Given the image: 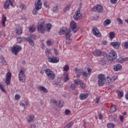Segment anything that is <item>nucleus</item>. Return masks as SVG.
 I'll use <instances>...</instances> for the list:
<instances>
[{"mask_svg":"<svg viewBox=\"0 0 128 128\" xmlns=\"http://www.w3.org/2000/svg\"><path fill=\"white\" fill-rule=\"evenodd\" d=\"M50 102H52V104H58V102H56V100H54V99H52L50 100Z\"/></svg>","mask_w":128,"mask_h":128,"instance_id":"56","label":"nucleus"},{"mask_svg":"<svg viewBox=\"0 0 128 128\" xmlns=\"http://www.w3.org/2000/svg\"><path fill=\"white\" fill-rule=\"evenodd\" d=\"M102 10H104V8L100 4L96 5L92 8V12H102Z\"/></svg>","mask_w":128,"mask_h":128,"instance_id":"8","label":"nucleus"},{"mask_svg":"<svg viewBox=\"0 0 128 128\" xmlns=\"http://www.w3.org/2000/svg\"><path fill=\"white\" fill-rule=\"evenodd\" d=\"M70 32V30H68L66 27L61 28L58 32V34L60 35L64 34H65L66 36V44H70L72 42V36Z\"/></svg>","mask_w":128,"mask_h":128,"instance_id":"1","label":"nucleus"},{"mask_svg":"<svg viewBox=\"0 0 128 128\" xmlns=\"http://www.w3.org/2000/svg\"><path fill=\"white\" fill-rule=\"evenodd\" d=\"M35 8L33 10L32 12L33 14L36 16L38 14V12L42 8V5L36 2H35Z\"/></svg>","mask_w":128,"mask_h":128,"instance_id":"7","label":"nucleus"},{"mask_svg":"<svg viewBox=\"0 0 128 128\" xmlns=\"http://www.w3.org/2000/svg\"><path fill=\"white\" fill-rule=\"evenodd\" d=\"M26 38L24 37H19L17 38V42H25Z\"/></svg>","mask_w":128,"mask_h":128,"instance_id":"30","label":"nucleus"},{"mask_svg":"<svg viewBox=\"0 0 128 128\" xmlns=\"http://www.w3.org/2000/svg\"><path fill=\"white\" fill-rule=\"evenodd\" d=\"M116 78H118V77L115 76L112 78H110V76H107V80L110 79V82H114L116 80Z\"/></svg>","mask_w":128,"mask_h":128,"instance_id":"26","label":"nucleus"},{"mask_svg":"<svg viewBox=\"0 0 128 128\" xmlns=\"http://www.w3.org/2000/svg\"><path fill=\"white\" fill-rule=\"evenodd\" d=\"M74 70L75 72H76L78 74H80V72H82V71L80 69H78L76 68H74Z\"/></svg>","mask_w":128,"mask_h":128,"instance_id":"55","label":"nucleus"},{"mask_svg":"<svg viewBox=\"0 0 128 128\" xmlns=\"http://www.w3.org/2000/svg\"><path fill=\"white\" fill-rule=\"evenodd\" d=\"M118 60V62H120V64H122V62H124L128 60V57L126 58H122L121 60Z\"/></svg>","mask_w":128,"mask_h":128,"instance_id":"28","label":"nucleus"},{"mask_svg":"<svg viewBox=\"0 0 128 128\" xmlns=\"http://www.w3.org/2000/svg\"><path fill=\"white\" fill-rule=\"evenodd\" d=\"M110 46H113L114 48H116V50H118V48H120V42H111L110 43Z\"/></svg>","mask_w":128,"mask_h":128,"instance_id":"15","label":"nucleus"},{"mask_svg":"<svg viewBox=\"0 0 128 128\" xmlns=\"http://www.w3.org/2000/svg\"><path fill=\"white\" fill-rule=\"evenodd\" d=\"M6 78H12V73L10 72H8L6 74Z\"/></svg>","mask_w":128,"mask_h":128,"instance_id":"51","label":"nucleus"},{"mask_svg":"<svg viewBox=\"0 0 128 128\" xmlns=\"http://www.w3.org/2000/svg\"><path fill=\"white\" fill-rule=\"evenodd\" d=\"M36 39V36L34 34H30V36L25 38V40L28 42L30 46H34V40Z\"/></svg>","mask_w":128,"mask_h":128,"instance_id":"5","label":"nucleus"},{"mask_svg":"<svg viewBox=\"0 0 128 128\" xmlns=\"http://www.w3.org/2000/svg\"><path fill=\"white\" fill-rule=\"evenodd\" d=\"M92 32L94 36H97L98 38H100V36H102V34H100L98 28L96 27L94 28L92 30Z\"/></svg>","mask_w":128,"mask_h":128,"instance_id":"12","label":"nucleus"},{"mask_svg":"<svg viewBox=\"0 0 128 128\" xmlns=\"http://www.w3.org/2000/svg\"><path fill=\"white\" fill-rule=\"evenodd\" d=\"M38 88L40 90H42L43 92H48V90H46V88L42 86H39Z\"/></svg>","mask_w":128,"mask_h":128,"instance_id":"29","label":"nucleus"},{"mask_svg":"<svg viewBox=\"0 0 128 128\" xmlns=\"http://www.w3.org/2000/svg\"><path fill=\"white\" fill-rule=\"evenodd\" d=\"M110 2L113 4H116L118 2V0H110Z\"/></svg>","mask_w":128,"mask_h":128,"instance_id":"54","label":"nucleus"},{"mask_svg":"<svg viewBox=\"0 0 128 128\" xmlns=\"http://www.w3.org/2000/svg\"><path fill=\"white\" fill-rule=\"evenodd\" d=\"M48 62H52V64H56V62H60V60L58 58L54 56L52 58L48 57Z\"/></svg>","mask_w":128,"mask_h":128,"instance_id":"14","label":"nucleus"},{"mask_svg":"<svg viewBox=\"0 0 128 128\" xmlns=\"http://www.w3.org/2000/svg\"><path fill=\"white\" fill-rule=\"evenodd\" d=\"M73 18L74 20H82V16L80 14V11L78 10L76 12L75 14L74 15Z\"/></svg>","mask_w":128,"mask_h":128,"instance_id":"11","label":"nucleus"},{"mask_svg":"<svg viewBox=\"0 0 128 128\" xmlns=\"http://www.w3.org/2000/svg\"><path fill=\"white\" fill-rule=\"evenodd\" d=\"M120 122H124V117L122 116H120Z\"/></svg>","mask_w":128,"mask_h":128,"instance_id":"61","label":"nucleus"},{"mask_svg":"<svg viewBox=\"0 0 128 128\" xmlns=\"http://www.w3.org/2000/svg\"><path fill=\"white\" fill-rule=\"evenodd\" d=\"M114 126H116V125L112 123H109L107 124L108 128H114Z\"/></svg>","mask_w":128,"mask_h":128,"instance_id":"35","label":"nucleus"},{"mask_svg":"<svg viewBox=\"0 0 128 128\" xmlns=\"http://www.w3.org/2000/svg\"><path fill=\"white\" fill-rule=\"evenodd\" d=\"M116 20L118 22H119V24H122V19H120V18H117Z\"/></svg>","mask_w":128,"mask_h":128,"instance_id":"57","label":"nucleus"},{"mask_svg":"<svg viewBox=\"0 0 128 128\" xmlns=\"http://www.w3.org/2000/svg\"><path fill=\"white\" fill-rule=\"evenodd\" d=\"M92 54H94V56H102L104 54V52H102V51L100 50H96L92 52Z\"/></svg>","mask_w":128,"mask_h":128,"instance_id":"16","label":"nucleus"},{"mask_svg":"<svg viewBox=\"0 0 128 128\" xmlns=\"http://www.w3.org/2000/svg\"><path fill=\"white\" fill-rule=\"evenodd\" d=\"M37 30L38 32H41V34H44L46 32V27L44 26V20L43 18L40 19L38 22Z\"/></svg>","mask_w":128,"mask_h":128,"instance_id":"2","label":"nucleus"},{"mask_svg":"<svg viewBox=\"0 0 128 128\" xmlns=\"http://www.w3.org/2000/svg\"><path fill=\"white\" fill-rule=\"evenodd\" d=\"M80 88H82V90H84V88H86V84H84V82H83L82 81V83L80 84Z\"/></svg>","mask_w":128,"mask_h":128,"instance_id":"49","label":"nucleus"},{"mask_svg":"<svg viewBox=\"0 0 128 128\" xmlns=\"http://www.w3.org/2000/svg\"><path fill=\"white\" fill-rule=\"evenodd\" d=\"M70 88L72 90H74L76 88V84H72Z\"/></svg>","mask_w":128,"mask_h":128,"instance_id":"53","label":"nucleus"},{"mask_svg":"<svg viewBox=\"0 0 128 128\" xmlns=\"http://www.w3.org/2000/svg\"><path fill=\"white\" fill-rule=\"evenodd\" d=\"M6 17L4 16V15L2 16V24L3 26H6Z\"/></svg>","mask_w":128,"mask_h":128,"instance_id":"27","label":"nucleus"},{"mask_svg":"<svg viewBox=\"0 0 128 128\" xmlns=\"http://www.w3.org/2000/svg\"><path fill=\"white\" fill-rule=\"evenodd\" d=\"M52 10L54 12H58V6H54Z\"/></svg>","mask_w":128,"mask_h":128,"instance_id":"38","label":"nucleus"},{"mask_svg":"<svg viewBox=\"0 0 128 128\" xmlns=\"http://www.w3.org/2000/svg\"><path fill=\"white\" fill-rule=\"evenodd\" d=\"M70 70V67L68 65H66L65 66H64V72H68Z\"/></svg>","mask_w":128,"mask_h":128,"instance_id":"45","label":"nucleus"},{"mask_svg":"<svg viewBox=\"0 0 128 128\" xmlns=\"http://www.w3.org/2000/svg\"><path fill=\"white\" fill-rule=\"evenodd\" d=\"M46 74L49 78L50 80H54V78H56V74H54V71L50 70V69H46L44 70Z\"/></svg>","mask_w":128,"mask_h":128,"instance_id":"4","label":"nucleus"},{"mask_svg":"<svg viewBox=\"0 0 128 128\" xmlns=\"http://www.w3.org/2000/svg\"><path fill=\"white\" fill-rule=\"evenodd\" d=\"M70 28L72 30H74L76 28V22L74 21H72L70 23Z\"/></svg>","mask_w":128,"mask_h":128,"instance_id":"22","label":"nucleus"},{"mask_svg":"<svg viewBox=\"0 0 128 128\" xmlns=\"http://www.w3.org/2000/svg\"><path fill=\"white\" fill-rule=\"evenodd\" d=\"M100 62L102 66H104V64H106V60L104 59V58H102L100 60Z\"/></svg>","mask_w":128,"mask_h":128,"instance_id":"46","label":"nucleus"},{"mask_svg":"<svg viewBox=\"0 0 128 128\" xmlns=\"http://www.w3.org/2000/svg\"><path fill=\"white\" fill-rule=\"evenodd\" d=\"M15 98L16 100H20V96L18 95V94H16L15 96Z\"/></svg>","mask_w":128,"mask_h":128,"instance_id":"58","label":"nucleus"},{"mask_svg":"<svg viewBox=\"0 0 128 128\" xmlns=\"http://www.w3.org/2000/svg\"><path fill=\"white\" fill-rule=\"evenodd\" d=\"M34 116L30 114L27 117V122H34Z\"/></svg>","mask_w":128,"mask_h":128,"instance_id":"18","label":"nucleus"},{"mask_svg":"<svg viewBox=\"0 0 128 128\" xmlns=\"http://www.w3.org/2000/svg\"><path fill=\"white\" fill-rule=\"evenodd\" d=\"M30 128H36V124H31L30 126Z\"/></svg>","mask_w":128,"mask_h":128,"instance_id":"63","label":"nucleus"},{"mask_svg":"<svg viewBox=\"0 0 128 128\" xmlns=\"http://www.w3.org/2000/svg\"><path fill=\"white\" fill-rule=\"evenodd\" d=\"M56 106H59V108H62V106H64V102L59 101L57 103Z\"/></svg>","mask_w":128,"mask_h":128,"instance_id":"36","label":"nucleus"},{"mask_svg":"<svg viewBox=\"0 0 128 128\" xmlns=\"http://www.w3.org/2000/svg\"><path fill=\"white\" fill-rule=\"evenodd\" d=\"M84 128L86 127V120H84Z\"/></svg>","mask_w":128,"mask_h":128,"instance_id":"60","label":"nucleus"},{"mask_svg":"<svg viewBox=\"0 0 128 128\" xmlns=\"http://www.w3.org/2000/svg\"><path fill=\"white\" fill-rule=\"evenodd\" d=\"M12 50L16 56L18 54V52H20V50H22V47L20 46L17 45L14 47L12 48Z\"/></svg>","mask_w":128,"mask_h":128,"instance_id":"10","label":"nucleus"},{"mask_svg":"<svg viewBox=\"0 0 128 128\" xmlns=\"http://www.w3.org/2000/svg\"><path fill=\"white\" fill-rule=\"evenodd\" d=\"M14 2V0H6L4 4V8L6 9L10 6V4L12 6H14L13 4Z\"/></svg>","mask_w":128,"mask_h":128,"instance_id":"13","label":"nucleus"},{"mask_svg":"<svg viewBox=\"0 0 128 128\" xmlns=\"http://www.w3.org/2000/svg\"><path fill=\"white\" fill-rule=\"evenodd\" d=\"M118 96L119 98H122L124 96V92L120 91L118 92Z\"/></svg>","mask_w":128,"mask_h":128,"instance_id":"39","label":"nucleus"},{"mask_svg":"<svg viewBox=\"0 0 128 128\" xmlns=\"http://www.w3.org/2000/svg\"><path fill=\"white\" fill-rule=\"evenodd\" d=\"M110 22H112V20L110 19H106L105 21H104L103 24L104 26H108V24H110Z\"/></svg>","mask_w":128,"mask_h":128,"instance_id":"23","label":"nucleus"},{"mask_svg":"<svg viewBox=\"0 0 128 128\" xmlns=\"http://www.w3.org/2000/svg\"><path fill=\"white\" fill-rule=\"evenodd\" d=\"M74 83L75 84H82V80H80L79 79H77L74 80Z\"/></svg>","mask_w":128,"mask_h":128,"instance_id":"33","label":"nucleus"},{"mask_svg":"<svg viewBox=\"0 0 128 128\" xmlns=\"http://www.w3.org/2000/svg\"><path fill=\"white\" fill-rule=\"evenodd\" d=\"M114 36H115L114 32H110V38H111V40H112V38H114Z\"/></svg>","mask_w":128,"mask_h":128,"instance_id":"42","label":"nucleus"},{"mask_svg":"<svg viewBox=\"0 0 128 128\" xmlns=\"http://www.w3.org/2000/svg\"><path fill=\"white\" fill-rule=\"evenodd\" d=\"M70 5H67L63 10L64 12H68L70 10Z\"/></svg>","mask_w":128,"mask_h":128,"instance_id":"34","label":"nucleus"},{"mask_svg":"<svg viewBox=\"0 0 128 128\" xmlns=\"http://www.w3.org/2000/svg\"><path fill=\"white\" fill-rule=\"evenodd\" d=\"M102 44H104V46H106V44H108V42H106V40H104L102 42Z\"/></svg>","mask_w":128,"mask_h":128,"instance_id":"62","label":"nucleus"},{"mask_svg":"<svg viewBox=\"0 0 128 128\" xmlns=\"http://www.w3.org/2000/svg\"><path fill=\"white\" fill-rule=\"evenodd\" d=\"M46 44L48 46H52V42L51 40H48L46 41Z\"/></svg>","mask_w":128,"mask_h":128,"instance_id":"47","label":"nucleus"},{"mask_svg":"<svg viewBox=\"0 0 128 128\" xmlns=\"http://www.w3.org/2000/svg\"><path fill=\"white\" fill-rule=\"evenodd\" d=\"M30 32H34L36 30V27L34 25H30L29 28Z\"/></svg>","mask_w":128,"mask_h":128,"instance_id":"25","label":"nucleus"},{"mask_svg":"<svg viewBox=\"0 0 128 128\" xmlns=\"http://www.w3.org/2000/svg\"><path fill=\"white\" fill-rule=\"evenodd\" d=\"M54 52L55 54H56V56L58 55V50L57 49H56V48L54 49Z\"/></svg>","mask_w":128,"mask_h":128,"instance_id":"59","label":"nucleus"},{"mask_svg":"<svg viewBox=\"0 0 128 128\" xmlns=\"http://www.w3.org/2000/svg\"><path fill=\"white\" fill-rule=\"evenodd\" d=\"M45 52L46 54H50V52H52V50H50V49L46 48Z\"/></svg>","mask_w":128,"mask_h":128,"instance_id":"48","label":"nucleus"},{"mask_svg":"<svg viewBox=\"0 0 128 128\" xmlns=\"http://www.w3.org/2000/svg\"><path fill=\"white\" fill-rule=\"evenodd\" d=\"M16 34H18V36H20V34H22V28L18 26L16 27Z\"/></svg>","mask_w":128,"mask_h":128,"instance_id":"21","label":"nucleus"},{"mask_svg":"<svg viewBox=\"0 0 128 128\" xmlns=\"http://www.w3.org/2000/svg\"><path fill=\"white\" fill-rule=\"evenodd\" d=\"M110 110L112 112H116V106L112 105L110 108Z\"/></svg>","mask_w":128,"mask_h":128,"instance_id":"40","label":"nucleus"},{"mask_svg":"<svg viewBox=\"0 0 128 128\" xmlns=\"http://www.w3.org/2000/svg\"><path fill=\"white\" fill-rule=\"evenodd\" d=\"M0 89L2 92H4V94L6 92V90H4V86L1 84H0Z\"/></svg>","mask_w":128,"mask_h":128,"instance_id":"44","label":"nucleus"},{"mask_svg":"<svg viewBox=\"0 0 128 128\" xmlns=\"http://www.w3.org/2000/svg\"><path fill=\"white\" fill-rule=\"evenodd\" d=\"M20 8H21V10H26V6L24 4H22L20 6Z\"/></svg>","mask_w":128,"mask_h":128,"instance_id":"41","label":"nucleus"},{"mask_svg":"<svg viewBox=\"0 0 128 128\" xmlns=\"http://www.w3.org/2000/svg\"><path fill=\"white\" fill-rule=\"evenodd\" d=\"M98 84L100 86H102L106 82V76L104 74H100L98 76Z\"/></svg>","mask_w":128,"mask_h":128,"instance_id":"6","label":"nucleus"},{"mask_svg":"<svg viewBox=\"0 0 128 128\" xmlns=\"http://www.w3.org/2000/svg\"><path fill=\"white\" fill-rule=\"evenodd\" d=\"M124 46L126 48H128V42H126L125 43Z\"/></svg>","mask_w":128,"mask_h":128,"instance_id":"64","label":"nucleus"},{"mask_svg":"<svg viewBox=\"0 0 128 128\" xmlns=\"http://www.w3.org/2000/svg\"><path fill=\"white\" fill-rule=\"evenodd\" d=\"M28 102L26 101L24 103V102L20 103V106H28Z\"/></svg>","mask_w":128,"mask_h":128,"instance_id":"43","label":"nucleus"},{"mask_svg":"<svg viewBox=\"0 0 128 128\" xmlns=\"http://www.w3.org/2000/svg\"><path fill=\"white\" fill-rule=\"evenodd\" d=\"M88 94H82L80 96V98L81 100H86V98H88Z\"/></svg>","mask_w":128,"mask_h":128,"instance_id":"19","label":"nucleus"},{"mask_svg":"<svg viewBox=\"0 0 128 128\" xmlns=\"http://www.w3.org/2000/svg\"><path fill=\"white\" fill-rule=\"evenodd\" d=\"M70 110H69L66 109L65 110V114H66V116H68V114H70Z\"/></svg>","mask_w":128,"mask_h":128,"instance_id":"50","label":"nucleus"},{"mask_svg":"<svg viewBox=\"0 0 128 128\" xmlns=\"http://www.w3.org/2000/svg\"><path fill=\"white\" fill-rule=\"evenodd\" d=\"M19 80L22 82H24L26 80V74H24V70H21L18 74Z\"/></svg>","mask_w":128,"mask_h":128,"instance_id":"9","label":"nucleus"},{"mask_svg":"<svg viewBox=\"0 0 128 128\" xmlns=\"http://www.w3.org/2000/svg\"><path fill=\"white\" fill-rule=\"evenodd\" d=\"M44 6H45V8H50V6L48 4V2H44Z\"/></svg>","mask_w":128,"mask_h":128,"instance_id":"52","label":"nucleus"},{"mask_svg":"<svg viewBox=\"0 0 128 128\" xmlns=\"http://www.w3.org/2000/svg\"><path fill=\"white\" fill-rule=\"evenodd\" d=\"M12 80V78H6V82L7 84L10 85V80Z\"/></svg>","mask_w":128,"mask_h":128,"instance_id":"37","label":"nucleus"},{"mask_svg":"<svg viewBox=\"0 0 128 128\" xmlns=\"http://www.w3.org/2000/svg\"><path fill=\"white\" fill-rule=\"evenodd\" d=\"M0 60H2V66H6V60H4V58L1 56L0 58Z\"/></svg>","mask_w":128,"mask_h":128,"instance_id":"31","label":"nucleus"},{"mask_svg":"<svg viewBox=\"0 0 128 128\" xmlns=\"http://www.w3.org/2000/svg\"><path fill=\"white\" fill-rule=\"evenodd\" d=\"M69 80L70 76H68V74H67L64 77V82H68Z\"/></svg>","mask_w":128,"mask_h":128,"instance_id":"32","label":"nucleus"},{"mask_svg":"<svg viewBox=\"0 0 128 128\" xmlns=\"http://www.w3.org/2000/svg\"><path fill=\"white\" fill-rule=\"evenodd\" d=\"M91 72H92V68H88L87 70L84 72L83 76H84V78L86 76H88V74H90L91 73Z\"/></svg>","mask_w":128,"mask_h":128,"instance_id":"20","label":"nucleus"},{"mask_svg":"<svg viewBox=\"0 0 128 128\" xmlns=\"http://www.w3.org/2000/svg\"><path fill=\"white\" fill-rule=\"evenodd\" d=\"M122 64H117L114 66V70L115 72H118V70H122Z\"/></svg>","mask_w":128,"mask_h":128,"instance_id":"17","label":"nucleus"},{"mask_svg":"<svg viewBox=\"0 0 128 128\" xmlns=\"http://www.w3.org/2000/svg\"><path fill=\"white\" fill-rule=\"evenodd\" d=\"M116 58H118L116 52L112 50L109 52L108 55L106 56V58L109 62H113Z\"/></svg>","mask_w":128,"mask_h":128,"instance_id":"3","label":"nucleus"},{"mask_svg":"<svg viewBox=\"0 0 128 128\" xmlns=\"http://www.w3.org/2000/svg\"><path fill=\"white\" fill-rule=\"evenodd\" d=\"M52 28V25L50 24H48L46 25V32H50V28Z\"/></svg>","mask_w":128,"mask_h":128,"instance_id":"24","label":"nucleus"}]
</instances>
